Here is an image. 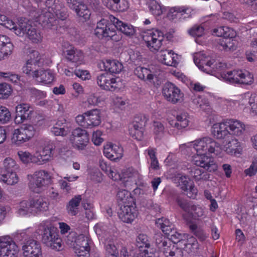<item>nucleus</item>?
Instances as JSON below:
<instances>
[{
    "instance_id": "b1692460",
    "label": "nucleus",
    "mask_w": 257,
    "mask_h": 257,
    "mask_svg": "<svg viewBox=\"0 0 257 257\" xmlns=\"http://www.w3.org/2000/svg\"><path fill=\"white\" fill-rule=\"evenodd\" d=\"M16 115L15 122L17 124L22 123L24 120L28 119L32 112L30 110V105L28 103H21L16 107Z\"/></svg>"
},
{
    "instance_id": "aec40b11",
    "label": "nucleus",
    "mask_w": 257,
    "mask_h": 257,
    "mask_svg": "<svg viewBox=\"0 0 257 257\" xmlns=\"http://www.w3.org/2000/svg\"><path fill=\"white\" fill-rule=\"evenodd\" d=\"M123 148L112 143H107L103 147V154L108 159L112 161L120 159L123 156Z\"/></svg>"
},
{
    "instance_id": "bb28decb",
    "label": "nucleus",
    "mask_w": 257,
    "mask_h": 257,
    "mask_svg": "<svg viewBox=\"0 0 257 257\" xmlns=\"http://www.w3.org/2000/svg\"><path fill=\"white\" fill-rule=\"evenodd\" d=\"M72 126L70 122L65 119L58 120L55 125L51 128L52 133L55 136H66L71 131Z\"/></svg>"
},
{
    "instance_id": "1a4fd4ad",
    "label": "nucleus",
    "mask_w": 257,
    "mask_h": 257,
    "mask_svg": "<svg viewBox=\"0 0 257 257\" xmlns=\"http://www.w3.org/2000/svg\"><path fill=\"white\" fill-rule=\"evenodd\" d=\"M96 82L101 89L114 91L122 87V82L119 78H114L108 73H103L97 76Z\"/></svg>"
},
{
    "instance_id": "338daca9",
    "label": "nucleus",
    "mask_w": 257,
    "mask_h": 257,
    "mask_svg": "<svg viewBox=\"0 0 257 257\" xmlns=\"http://www.w3.org/2000/svg\"><path fill=\"white\" fill-rule=\"evenodd\" d=\"M189 213L192 214L194 217H202L204 215L205 211L199 205H192L191 206Z\"/></svg>"
},
{
    "instance_id": "393cba45",
    "label": "nucleus",
    "mask_w": 257,
    "mask_h": 257,
    "mask_svg": "<svg viewBox=\"0 0 257 257\" xmlns=\"http://www.w3.org/2000/svg\"><path fill=\"white\" fill-rule=\"evenodd\" d=\"M159 57L162 63L166 65L176 67L178 64V56L172 50H162Z\"/></svg>"
},
{
    "instance_id": "c756f323",
    "label": "nucleus",
    "mask_w": 257,
    "mask_h": 257,
    "mask_svg": "<svg viewBox=\"0 0 257 257\" xmlns=\"http://www.w3.org/2000/svg\"><path fill=\"white\" fill-rule=\"evenodd\" d=\"M37 73L34 78L40 83L50 84L54 80L55 74L50 69H39Z\"/></svg>"
},
{
    "instance_id": "774afa93",
    "label": "nucleus",
    "mask_w": 257,
    "mask_h": 257,
    "mask_svg": "<svg viewBox=\"0 0 257 257\" xmlns=\"http://www.w3.org/2000/svg\"><path fill=\"white\" fill-rule=\"evenodd\" d=\"M257 172V159L252 161L251 164L248 169L244 170V174L246 176H252Z\"/></svg>"
},
{
    "instance_id": "473e14b6",
    "label": "nucleus",
    "mask_w": 257,
    "mask_h": 257,
    "mask_svg": "<svg viewBox=\"0 0 257 257\" xmlns=\"http://www.w3.org/2000/svg\"><path fill=\"white\" fill-rule=\"evenodd\" d=\"M176 120L169 121V124L172 127L178 130H181L186 127L189 123V115L187 112H183L176 116Z\"/></svg>"
},
{
    "instance_id": "680f3d73",
    "label": "nucleus",
    "mask_w": 257,
    "mask_h": 257,
    "mask_svg": "<svg viewBox=\"0 0 257 257\" xmlns=\"http://www.w3.org/2000/svg\"><path fill=\"white\" fill-rule=\"evenodd\" d=\"M12 88L10 85L4 83L0 84V98H7L11 94Z\"/></svg>"
},
{
    "instance_id": "39448f33",
    "label": "nucleus",
    "mask_w": 257,
    "mask_h": 257,
    "mask_svg": "<svg viewBox=\"0 0 257 257\" xmlns=\"http://www.w3.org/2000/svg\"><path fill=\"white\" fill-rule=\"evenodd\" d=\"M52 177L45 170H41L35 172L29 183V188L31 191L40 193L52 184Z\"/></svg>"
},
{
    "instance_id": "ea45409f",
    "label": "nucleus",
    "mask_w": 257,
    "mask_h": 257,
    "mask_svg": "<svg viewBox=\"0 0 257 257\" xmlns=\"http://www.w3.org/2000/svg\"><path fill=\"white\" fill-rule=\"evenodd\" d=\"M91 240L89 237L84 234H80L75 238L74 240L71 241V245L74 249L90 247Z\"/></svg>"
},
{
    "instance_id": "3c124183",
    "label": "nucleus",
    "mask_w": 257,
    "mask_h": 257,
    "mask_svg": "<svg viewBox=\"0 0 257 257\" xmlns=\"http://www.w3.org/2000/svg\"><path fill=\"white\" fill-rule=\"evenodd\" d=\"M152 67L147 68L143 67H138L134 70V74L140 79L147 82L148 78L151 75Z\"/></svg>"
},
{
    "instance_id": "f257e3e1",
    "label": "nucleus",
    "mask_w": 257,
    "mask_h": 257,
    "mask_svg": "<svg viewBox=\"0 0 257 257\" xmlns=\"http://www.w3.org/2000/svg\"><path fill=\"white\" fill-rule=\"evenodd\" d=\"M0 25L11 30L19 36L27 34L28 37L33 43H38L42 40V35L40 30L31 25V22L26 19L19 21L18 26L5 15H0Z\"/></svg>"
},
{
    "instance_id": "0e129e2a",
    "label": "nucleus",
    "mask_w": 257,
    "mask_h": 257,
    "mask_svg": "<svg viewBox=\"0 0 257 257\" xmlns=\"http://www.w3.org/2000/svg\"><path fill=\"white\" fill-rule=\"evenodd\" d=\"M176 202L177 204L182 208L184 211L186 212H190V208L192 204L189 203L186 200L182 198L180 196H177L176 198Z\"/></svg>"
},
{
    "instance_id": "c03bdc74",
    "label": "nucleus",
    "mask_w": 257,
    "mask_h": 257,
    "mask_svg": "<svg viewBox=\"0 0 257 257\" xmlns=\"http://www.w3.org/2000/svg\"><path fill=\"white\" fill-rule=\"evenodd\" d=\"M184 241V249L188 253L195 252L199 248V244L196 238L193 236L187 235L186 240Z\"/></svg>"
},
{
    "instance_id": "a878e982",
    "label": "nucleus",
    "mask_w": 257,
    "mask_h": 257,
    "mask_svg": "<svg viewBox=\"0 0 257 257\" xmlns=\"http://www.w3.org/2000/svg\"><path fill=\"white\" fill-rule=\"evenodd\" d=\"M110 20L115 28L126 36L132 37L135 34L136 30L132 25L124 23L112 16H110Z\"/></svg>"
},
{
    "instance_id": "cd10ccee",
    "label": "nucleus",
    "mask_w": 257,
    "mask_h": 257,
    "mask_svg": "<svg viewBox=\"0 0 257 257\" xmlns=\"http://www.w3.org/2000/svg\"><path fill=\"white\" fill-rule=\"evenodd\" d=\"M86 112L87 127L97 126L101 123V116L99 109H93Z\"/></svg>"
},
{
    "instance_id": "9b49d317",
    "label": "nucleus",
    "mask_w": 257,
    "mask_h": 257,
    "mask_svg": "<svg viewBox=\"0 0 257 257\" xmlns=\"http://www.w3.org/2000/svg\"><path fill=\"white\" fill-rule=\"evenodd\" d=\"M69 141L74 148L83 150L89 143V135L86 130L78 127L72 132Z\"/></svg>"
},
{
    "instance_id": "79ce46f5",
    "label": "nucleus",
    "mask_w": 257,
    "mask_h": 257,
    "mask_svg": "<svg viewBox=\"0 0 257 257\" xmlns=\"http://www.w3.org/2000/svg\"><path fill=\"white\" fill-rule=\"evenodd\" d=\"M82 200L81 195L75 196L69 201L67 206L68 213L71 215H76L78 212V206Z\"/></svg>"
},
{
    "instance_id": "4be33fe9",
    "label": "nucleus",
    "mask_w": 257,
    "mask_h": 257,
    "mask_svg": "<svg viewBox=\"0 0 257 257\" xmlns=\"http://www.w3.org/2000/svg\"><path fill=\"white\" fill-rule=\"evenodd\" d=\"M226 120H224L222 122L214 123L211 127V133L217 139H225L230 136Z\"/></svg>"
},
{
    "instance_id": "7c9ffc66",
    "label": "nucleus",
    "mask_w": 257,
    "mask_h": 257,
    "mask_svg": "<svg viewBox=\"0 0 257 257\" xmlns=\"http://www.w3.org/2000/svg\"><path fill=\"white\" fill-rule=\"evenodd\" d=\"M194 62L196 65L204 72H207L214 61L208 56L205 54H198L194 57Z\"/></svg>"
},
{
    "instance_id": "f03ea898",
    "label": "nucleus",
    "mask_w": 257,
    "mask_h": 257,
    "mask_svg": "<svg viewBox=\"0 0 257 257\" xmlns=\"http://www.w3.org/2000/svg\"><path fill=\"white\" fill-rule=\"evenodd\" d=\"M45 3L48 9L39 16V20L45 28H56L58 22L57 19L64 20L67 17L63 4L59 0H46Z\"/></svg>"
},
{
    "instance_id": "423d86ee",
    "label": "nucleus",
    "mask_w": 257,
    "mask_h": 257,
    "mask_svg": "<svg viewBox=\"0 0 257 257\" xmlns=\"http://www.w3.org/2000/svg\"><path fill=\"white\" fill-rule=\"evenodd\" d=\"M193 146L197 154H214L216 155L221 150L219 143L210 137H203L193 142Z\"/></svg>"
},
{
    "instance_id": "f704fd0d",
    "label": "nucleus",
    "mask_w": 257,
    "mask_h": 257,
    "mask_svg": "<svg viewBox=\"0 0 257 257\" xmlns=\"http://www.w3.org/2000/svg\"><path fill=\"white\" fill-rule=\"evenodd\" d=\"M228 127L230 130V135L239 136L243 134L245 131V125L242 122L235 119H226Z\"/></svg>"
},
{
    "instance_id": "c85d7f7f",
    "label": "nucleus",
    "mask_w": 257,
    "mask_h": 257,
    "mask_svg": "<svg viewBox=\"0 0 257 257\" xmlns=\"http://www.w3.org/2000/svg\"><path fill=\"white\" fill-rule=\"evenodd\" d=\"M16 213L20 216L33 215L31 198L20 201L16 207Z\"/></svg>"
},
{
    "instance_id": "7ed1b4c3",
    "label": "nucleus",
    "mask_w": 257,
    "mask_h": 257,
    "mask_svg": "<svg viewBox=\"0 0 257 257\" xmlns=\"http://www.w3.org/2000/svg\"><path fill=\"white\" fill-rule=\"evenodd\" d=\"M37 233L41 236L42 243L52 249L59 250L62 247V240L57 228L48 221L42 222L37 229Z\"/></svg>"
},
{
    "instance_id": "9d476101",
    "label": "nucleus",
    "mask_w": 257,
    "mask_h": 257,
    "mask_svg": "<svg viewBox=\"0 0 257 257\" xmlns=\"http://www.w3.org/2000/svg\"><path fill=\"white\" fill-rule=\"evenodd\" d=\"M35 133L36 130L33 125L24 124L14 131L12 140L16 145H21L30 140Z\"/></svg>"
},
{
    "instance_id": "dca6fc26",
    "label": "nucleus",
    "mask_w": 257,
    "mask_h": 257,
    "mask_svg": "<svg viewBox=\"0 0 257 257\" xmlns=\"http://www.w3.org/2000/svg\"><path fill=\"white\" fill-rule=\"evenodd\" d=\"M54 148L53 143L49 140H46L44 142L42 151L39 154L36 153V158L33 160L34 163L42 165L50 161L52 157V152Z\"/></svg>"
},
{
    "instance_id": "a211bd4d",
    "label": "nucleus",
    "mask_w": 257,
    "mask_h": 257,
    "mask_svg": "<svg viewBox=\"0 0 257 257\" xmlns=\"http://www.w3.org/2000/svg\"><path fill=\"white\" fill-rule=\"evenodd\" d=\"M119 218L124 222L131 223L138 215L136 203L119 207L118 210Z\"/></svg>"
},
{
    "instance_id": "6e6d98bb",
    "label": "nucleus",
    "mask_w": 257,
    "mask_h": 257,
    "mask_svg": "<svg viewBox=\"0 0 257 257\" xmlns=\"http://www.w3.org/2000/svg\"><path fill=\"white\" fill-rule=\"evenodd\" d=\"M110 10L114 12H124L129 7L127 0H116Z\"/></svg>"
},
{
    "instance_id": "4d7b16f0",
    "label": "nucleus",
    "mask_w": 257,
    "mask_h": 257,
    "mask_svg": "<svg viewBox=\"0 0 257 257\" xmlns=\"http://www.w3.org/2000/svg\"><path fill=\"white\" fill-rule=\"evenodd\" d=\"M18 155L21 161L25 164L34 163L33 160L36 158V155H32L29 152L20 151L18 152Z\"/></svg>"
},
{
    "instance_id": "864d4df0",
    "label": "nucleus",
    "mask_w": 257,
    "mask_h": 257,
    "mask_svg": "<svg viewBox=\"0 0 257 257\" xmlns=\"http://www.w3.org/2000/svg\"><path fill=\"white\" fill-rule=\"evenodd\" d=\"M245 97H248V104L250 106V113L253 115H257V94L255 93L249 94L245 95Z\"/></svg>"
},
{
    "instance_id": "09e8293b",
    "label": "nucleus",
    "mask_w": 257,
    "mask_h": 257,
    "mask_svg": "<svg viewBox=\"0 0 257 257\" xmlns=\"http://www.w3.org/2000/svg\"><path fill=\"white\" fill-rule=\"evenodd\" d=\"M175 180L178 186L183 191H187L189 186L193 183L187 176L182 174H178Z\"/></svg>"
},
{
    "instance_id": "603ef678",
    "label": "nucleus",
    "mask_w": 257,
    "mask_h": 257,
    "mask_svg": "<svg viewBox=\"0 0 257 257\" xmlns=\"http://www.w3.org/2000/svg\"><path fill=\"white\" fill-rule=\"evenodd\" d=\"M37 65L35 64L34 63H30L26 61L25 65L22 68L23 72L27 75L34 78L37 73V72L39 70L36 69V66Z\"/></svg>"
},
{
    "instance_id": "4468645a",
    "label": "nucleus",
    "mask_w": 257,
    "mask_h": 257,
    "mask_svg": "<svg viewBox=\"0 0 257 257\" xmlns=\"http://www.w3.org/2000/svg\"><path fill=\"white\" fill-rule=\"evenodd\" d=\"M22 250L23 257H43L41 243L32 238L23 242Z\"/></svg>"
},
{
    "instance_id": "a19ab883",
    "label": "nucleus",
    "mask_w": 257,
    "mask_h": 257,
    "mask_svg": "<svg viewBox=\"0 0 257 257\" xmlns=\"http://www.w3.org/2000/svg\"><path fill=\"white\" fill-rule=\"evenodd\" d=\"M140 125H134L130 130V134L135 139L141 141L143 138L144 136V126H145L146 119L144 116Z\"/></svg>"
},
{
    "instance_id": "f3484780",
    "label": "nucleus",
    "mask_w": 257,
    "mask_h": 257,
    "mask_svg": "<svg viewBox=\"0 0 257 257\" xmlns=\"http://www.w3.org/2000/svg\"><path fill=\"white\" fill-rule=\"evenodd\" d=\"M194 164L209 172H214L217 169V166L214 159L204 154H197L193 159Z\"/></svg>"
},
{
    "instance_id": "0eeeda50",
    "label": "nucleus",
    "mask_w": 257,
    "mask_h": 257,
    "mask_svg": "<svg viewBox=\"0 0 257 257\" xmlns=\"http://www.w3.org/2000/svg\"><path fill=\"white\" fill-rule=\"evenodd\" d=\"M221 77L231 84H251L253 81V75L249 72L233 70L223 72Z\"/></svg>"
},
{
    "instance_id": "2eb2a0df",
    "label": "nucleus",
    "mask_w": 257,
    "mask_h": 257,
    "mask_svg": "<svg viewBox=\"0 0 257 257\" xmlns=\"http://www.w3.org/2000/svg\"><path fill=\"white\" fill-rule=\"evenodd\" d=\"M19 248L9 235L0 237V257H15Z\"/></svg>"
},
{
    "instance_id": "5701e85b",
    "label": "nucleus",
    "mask_w": 257,
    "mask_h": 257,
    "mask_svg": "<svg viewBox=\"0 0 257 257\" xmlns=\"http://www.w3.org/2000/svg\"><path fill=\"white\" fill-rule=\"evenodd\" d=\"M14 46L9 37L0 35V61L5 59L12 54Z\"/></svg>"
},
{
    "instance_id": "13d9d810",
    "label": "nucleus",
    "mask_w": 257,
    "mask_h": 257,
    "mask_svg": "<svg viewBox=\"0 0 257 257\" xmlns=\"http://www.w3.org/2000/svg\"><path fill=\"white\" fill-rule=\"evenodd\" d=\"M0 77L5 78L7 81L14 83H18L20 80V76L12 72H0Z\"/></svg>"
},
{
    "instance_id": "ddd939ff",
    "label": "nucleus",
    "mask_w": 257,
    "mask_h": 257,
    "mask_svg": "<svg viewBox=\"0 0 257 257\" xmlns=\"http://www.w3.org/2000/svg\"><path fill=\"white\" fill-rule=\"evenodd\" d=\"M162 94L167 101L172 104L180 103L183 100V93L179 87L171 82L165 84L162 89Z\"/></svg>"
},
{
    "instance_id": "6ab92c4d",
    "label": "nucleus",
    "mask_w": 257,
    "mask_h": 257,
    "mask_svg": "<svg viewBox=\"0 0 257 257\" xmlns=\"http://www.w3.org/2000/svg\"><path fill=\"white\" fill-rule=\"evenodd\" d=\"M94 32L95 35L99 39L111 38L115 34L114 29L110 27L108 21L104 19L97 22Z\"/></svg>"
},
{
    "instance_id": "72a5a7b5",
    "label": "nucleus",
    "mask_w": 257,
    "mask_h": 257,
    "mask_svg": "<svg viewBox=\"0 0 257 257\" xmlns=\"http://www.w3.org/2000/svg\"><path fill=\"white\" fill-rule=\"evenodd\" d=\"M101 64L106 71L111 73H118L123 69L122 64L116 60L106 59L102 60Z\"/></svg>"
},
{
    "instance_id": "5fc2aeb1",
    "label": "nucleus",
    "mask_w": 257,
    "mask_h": 257,
    "mask_svg": "<svg viewBox=\"0 0 257 257\" xmlns=\"http://www.w3.org/2000/svg\"><path fill=\"white\" fill-rule=\"evenodd\" d=\"M41 59V56L38 51L34 50H30L27 53L26 61L34 63L38 65Z\"/></svg>"
},
{
    "instance_id": "37998d69",
    "label": "nucleus",
    "mask_w": 257,
    "mask_h": 257,
    "mask_svg": "<svg viewBox=\"0 0 257 257\" xmlns=\"http://www.w3.org/2000/svg\"><path fill=\"white\" fill-rule=\"evenodd\" d=\"M0 181L9 185H13L19 181L16 172H4L0 174Z\"/></svg>"
},
{
    "instance_id": "de8ad7c7",
    "label": "nucleus",
    "mask_w": 257,
    "mask_h": 257,
    "mask_svg": "<svg viewBox=\"0 0 257 257\" xmlns=\"http://www.w3.org/2000/svg\"><path fill=\"white\" fill-rule=\"evenodd\" d=\"M73 10L75 11L77 16L82 18L85 21L88 20L91 15L90 10L83 2Z\"/></svg>"
},
{
    "instance_id": "6e6552de",
    "label": "nucleus",
    "mask_w": 257,
    "mask_h": 257,
    "mask_svg": "<svg viewBox=\"0 0 257 257\" xmlns=\"http://www.w3.org/2000/svg\"><path fill=\"white\" fill-rule=\"evenodd\" d=\"M143 40L151 51H158L163 45V33L158 29L149 30L142 35Z\"/></svg>"
},
{
    "instance_id": "c9c22d12",
    "label": "nucleus",
    "mask_w": 257,
    "mask_h": 257,
    "mask_svg": "<svg viewBox=\"0 0 257 257\" xmlns=\"http://www.w3.org/2000/svg\"><path fill=\"white\" fill-rule=\"evenodd\" d=\"M33 215L47 211L49 209L48 203L43 198H31Z\"/></svg>"
},
{
    "instance_id": "49530a36",
    "label": "nucleus",
    "mask_w": 257,
    "mask_h": 257,
    "mask_svg": "<svg viewBox=\"0 0 257 257\" xmlns=\"http://www.w3.org/2000/svg\"><path fill=\"white\" fill-rule=\"evenodd\" d=\"M188 9L184 7H175L170 9L167 17L171 20H175L186 13Z\"/></svg>"
},
{
    "instance_id": "20e7f679",
    "label": "nucleus",
    "mask_w": 257,
    "mask_h": 257,
    "mask_svg": "<svg viewBox=\"0 0 257 257\" xmlns=\"http://www.w3.org/2000/svg\"><path fill=\"white\" fill-rule=\"evenodd\" d=\"M155 243L160 251L166 257H183L182 248L177 247L169 238L161 233L155 235Z\"/></svg>"
},
{
    "instance_id": "a18cd8bd",
    "label": "nucleus",
    "mask_w": 257,
    "mask_h": 257,
    "mask_svg": "<svg viewBox=\"0 0 257 257\" xmlns=\"http://www.w3.org/2000/svg\"><path fill=\"white\" fill-rule=\"evenodd\" d=\"M18 169L19 165L16 161L11 158L8 157L5 159L3 162L1 172H16Z\"/></svg>"
},
{
    "instance_id": "bf43d9fd",
    "label": "nucleus",
    "mask_w": 257,
    "mask_h": 257,
    "mask_svg": "<svg viewBox=\"0 0 257 257\" xmlns=\"http://www.w3.org/2000/svg\"><path fill=\"white\" fill-rule=\"evenodd\" d=\"M11 118V113L9 110L6 107L0 105V123H7Z\"/></svg>"
},
{
    "instance_id": "2f4dec72",
    "label": "nucleus",
    "mask_w": 257,
    "mask_h": 257,
    "mask_svg": "<svg viewBox=\"0 0 257 257\" xmlns=\"http://www.w3.org/2000/svg\"><path fill=\"white\" fill-rule=\"evenodd\" d=\"M163 77L164 72L159 66L152 67L151 75L146 82L158 87L161 84Z\"/></svg>"
},
{
    "instance_id": "e2e57ef3",
    "label": "nucleus",
    "mask_w": 257,
    "mask_h": 257,
    "mask_svg": "<svg viewBox=\"0 0 257 257\" xmlns=\"http://www.w3.org/2000/svg\"><path fill=\"white\" fill-rule=\"evenodd\" d=\"M193 102L202 109H205L204 107L209 106L208 99L204 96H199L194 99Z\"/></svg>"
},
{
    "instance_id": "58836bf2",
    "label": "nucleus",
    "mask_w": 257,
    "mask_h": 257,
    "mask_svg": "<svg viewBox=\"0 0 257 257\" xmlns=\"http://www.w3.org/2000/svg\"><path fill=\"white\" fill-rule=\"evenodd\" d=\"M146 5L150 12L154 16H159L166 11V8L156 0H146Z\"/></svg>"
},
{
    "instance_id": "8fccbe9b",
    "label": "nucleus",
    "mask_w": 257,
    "mask_h": 257,
    "mask_svg": "<svg viewBox=\"0 0 257 257\" xmlns=\"http://www.w3.org/2000/svg\"><path fill=\"white\" fill-rule=\"evenodd\" d=\"M151 240L148 236L144 233L139 234L136 239V244L139 248H149Z\"/></svg>"
},
{
    "instance_id": "412c9836",
    "label": "nucleus",
    "mask_w": 257,
    "mask_h": 257,
    "mask_svg": "<svg viewBox=\"0 0 257 257\" xmlns=\"http://www.w3.org/2000/svg\"><path fill=\"white\" fill-rule=\"evenodd\" d=\"M63 47L65 49L64 51L67 60L78 64L82 63L84 59V55L80 50L75 48L68 43H65Z\"/></svg>"
},
{
    "instance_id": "69168bd1",
    "label": "nucleus",
    "mask_w": 257,
    "mask_h": 257,
    "mask_svg": "<svg viewBox=\"0 0 257 257\" xmlns=\"http://www.w3.org/2000/svg\"><path fill=\"white\" fill-rule=\"evenodd\" d=\"M96 233L102 237H104L107 233V227L105 224L99 223L96 224L94 227Z\"/></svg>"
},
{
    "instance_id": "4c0bfd02",
    "label": "nucleus",
    "mask_w": 257,
    "mask_h": 257,
    "mask_svg": "<svg viewBox=\"0 0 257 257\" xmlns=\"http://www.w3.org/2000/svg\"><path fill=\"white\" fill-rule=\"evenodd\" d=\"M225 152L230 155L236 156L240 154L242 147L240 143L235 138H232L224 146Z\"/></svg>"
},
{
    "instance_id": "052dcab7",
    "label": "nucleus",
    "mask_w": 257,
    "mask_h": 257,
    "mask_svg": "<svg viewBox=\"0 0 257 257\" xmlns=\"http://www.w3.org/2000/svg\"><path fill=\"white\" fill-rule=\"evenodd\" d=\"M188 33L193 37H201L204 33V28L201 25H195L188 30Z\"/></svg>"
},
{
    "instance_id": "f8f14e48",
    "label": "nucleus",
    "mask_w": 257,
    "mask_h": 257,
    "mask_svg": "<svg viewBox=\"0 0 257 257\" xmlns=\"http://www.w3.org/2000/svg\"><path fill=\"white\" fill-rule=\"evenodd\" d=\"M213 34L217 37H222L223 39L220 40L219 44L224 50H231L233 48L234 43L231 38L236 36L235 32L228 27H219L213 31Z\"/></svg>"
},
{
    "instance_id": "e433bc0d",
    "label": "nucleus",
    "mask_w": 257,
    "mask_h": 257,
    "mask_svg": "<svg viewBox=\"0 0 257 257\" xmlns=\"http://www.w3.org/2000/svg\"><path fill=\"white\" fill-rule=\"evenodd\" d=\"M117 201L119 207L128 204H133L135 202L131 193L126 190H120L117 192Z\"/></svg>"
}]
</instances>
